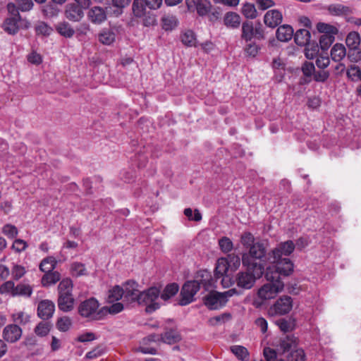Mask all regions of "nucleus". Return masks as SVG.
<instances>
[{
  "label": "nucleus",
  "instance_id": "obj_53",
  "mask_svg": "<svg viewBox=\"0 0 361 361\" xmlns=\"http://www.w3.org/2000/svg\"><path fill=\"white\" fill-rule=\"evenodd\" d=\"M71 326V320L68 317H63L58 319L56 326L61 331H67Z\"/></svg>",
  "mask_w": 361,
  "mask_h": 361
},
{
  "label": "nucleus",
  "instance_id": "obj_44",
  "mask_svg": "<svg viewBox=\"0 0 361 361\" xmlns=\"http://www.w3.org/2000/svg\"><path fill=\"white\" fill-rule=\"evenodd\" d=\"M15 283L13 281H6L0 286V293L10 295L13 297L16 292Z\"/></svg>",
  "mask_w": 361,
  "mask_h": 361
},
{
  "label": "nucleus",
  "instance_id": "obj_43",
  "mask_svg": "<svg viewBox=\"0 0 361 361\" xmlns=\"http://www.w3.org/2000/svg\"><path fill=\"white\" fill-rule=\"evenodd\" d=\"M26 272L27 271L25 267L17 264H13L10 273L11 274L13 280L18 281L23 276H24Z\"/></svg>",
  "mask_w": 361,
  "mask_h": 361
},
{
  "label": "nucleus",
  "instance_id": "obj_13",
  "mask_svg": "<svg viewBox=\"0 0 361 361\" xmlns=\"http://www.w3.org/2000/svg\"><path fill=\"white\" fill-rule=\"evenodd\" d=\"M159 341V336L157 334H150L142 338L140 343L138 351L144 354L154 355L157 353V342Z\"/></svg>",
  "mask_w": 361,
  "mask_h": 361
},
{
  "label": "nucleus",
  "instance_id": "obj_52",
  "mask_svg": "<svg viewBox=\"0 0 361 361\" xmlns=\"http://www.w3.org/2000/svg\"><path fill=\"white\" fill-rule=\"evenodd\" d=\"M334 41V35H322L319 39V44L323 50H326Z\"/></svg>",
  "mask_w": 361,
  "mask_h": 361
},
{
  "label": "nucleus",
  "instance_id": "obj_46",
  "mask_svg": "<svg viewBox=\"0 0 361 361\" xmlns=\"http://www.w3.org/2000/svg\"><path fill=\"white\" fill-rule=\"evenodd\" d=\"M13 321L20 325H25L30 322V317L24 312H18L13 314Z\"/></svg>",
  "mask_w": 361,
  "mask_h": 361
},
{
  "label": "nucleus",
  "instance_id": "obj_54",
  "mask_svg": "<svg viewBox=\"0 0 361 361\" xmlns=\"http://www.w3.org/2000/svg\"><path fill=\"white\" fill-rule=\"evenodd\" d=\"M219 245L224 252H229L233 247V242L227 237H223L219 239Z\"/></svg>",
  "mask_w": 361,
  "mask_h": 361
},
{
  "label": "nucleus",
  "instance_id": "obj_59",
  "mask_svg": "<svg viewBox=\"0 0 361 361\" xmlns=\"http://www.w3.org/2000/svg\"><path fill=\"white\" fill-rule=\"evenodd\" d=\"M240 241L243 246L249 248L255 243V237L250 232L243 233L241 235Z\"/></svg>",
  "mask_w": 361,
  "mask_h": 361
},
{
  "label": "nucleus",
  "instance_id": "obj_25",
  "mask_svg": "<svg viewBox=\"0 0 361 361\" xmlns=\"http://www.w3.org/2000/svg\"><path fill=\"white\" fill-rule=\"evenodd\" d=\"M55 29L60 35L66 38H71L75 35L74 29L66 21L58 23L55 26Z\"/></svg>",
  "mask_w": 361,
  "mask_h": 361
},
{
  "label": "nucleus",
  "instance_id": "obj_48",
  "mask_svg": "<svg viewBox=\"0 0 361 361\" xmlns=\"http://www.w3.org/2000/svg\"><path fill=\"white\" fill-rule=\"evenodd\" d=\"M317 29L319 32L323 33V35H334L337 32L334 26L324 23H317Z\"/></svg>",
  "mask_w": 361,
  "mask_h": 361
},
{
  "label": "nucleus",
  "instance_id": "obj_22",
  "mask_svg": "<svg viewBox=\"0 0 361 361\" xmlns=\"http://www.w3.org/2000/svg\"><path fill=\"white\" fill-rule=\"evenodd\" d=\"M345 43L349 49L353 50V54L356 52L357 59H361V53L357 50L360 44V36L357 32H350L345 39Z\"/></svg>",
  "mask_w": 361,
  "mask_h": 361
},
{
  "label": "nucleus",
  "instance_id": "obj_62",
  "mask_svg": "<svg viewBox=\"0 0 361 361\" xmlns=\"http://www.w3.org/2000/svg\"><path fill=\"white\" fill-rule=\"evenodd\" d=\"M305 55L306 58L309 59H313L317 56L319 51L318 46L309 45L305 48Z\"/></svg>",
  "mask_w": 361,
  "mask_h": 361
},
{
  "label": "nucleus",
  "instance_id": "obj_9",
  "mask_svg": "<svg viewBox=\"0 0 361 361\" xmlns=\"http://www.w3.org/2000/svg\"><path fill=\"white\" fill-rule=\"evenodd\" d=\"M200 290V283L197 281H188L184 283L180 291L179 305H187L194 300V296Z\"/></svg>",
  "mask_w": 361,
  "mask_h": 361
},
{
  "label": "nucleus",
  "instance_id": "obj_30",
  "mask_svg": "<svg viewBox=\"0 0 361 361\" xmlns=\"http://www.w3.org/2000/svg\"><path fill=\"white\" fill-rule=\"evenodd\" d=\"M146 2L145 0H133L132 11L135 17L142 18L146 14Z\"/></svg>",
  "mask_w": 361,
  "mask_h": 361
},
{
  "label": "nucleus",
  "instance_id": "obj_7",
  "mask_svg": "<svg viewBox=\"0 0 361 361\" xmlns=\"http://www.w3.org/2000/svg\"><path fill=\"white\" fill-rule=\"evenodd\" d=\"M234 292V289L224 293L211 292L204 298V303L209 310H218L226 305L228 297L232 296Z\"/></svg>",
  "mask_w": 361,
  "mask_h": 361
},
{
  "label": "nucleus",
  "instance_id": "obj_23",
  "mask_svg": "<svg viewBox=\"0 0 361 361\" xmlns=\"http://www.w3.org/2000/svg\"><path fill=\"white\" fill-rule=\"evenodd\" d=\"M97 39L102 44L109 46L115 42L116 34L111 29L104 28L99 32Z\"/></svg>",
  "mask_w": 361,
  "mask_h": 361
},
{
  "label": "nucleus",
  "instance_id": "obj_41",
  "mask_svg": "<svg viewBox=\"0 0 361 361\" xmlns=\"http://www.w3.org/2000/svg\"><path fill=\"white\" fill-rule=\"evenodd\" d=\"M32 293V288L30 285L19 283L16 286V292L13 294L15 296H25L30 297Z\"/></svg>",
  "mask_w": 361,
  "mask_h": 361
},
{
  "label": "nucleus",
  "instance_id": "obj_8",
  "mask_svg": "<svg viewBox=\"0 0 361 361\" xmlns=\"http://www.w3.org/2000/svg\"><path fill=\"white\" fill-rule=\"evenodd\" d=\"M269 283L262 286L258 290V297L262 300L274 298L284 286L281 280H267Z\"/></svg>",
  "mask_w": 361,
  "mask_h": 361
},
{
  "label": "nucleus",
  "instance_id": "obj_16",
  "mask_svg": "<svg viewBox=\"0 0 361 361\" xmlns=\"http://www.w3.org/2000/svg\"><path fill=\"white\" fill-rule=\"evenodd\" d=\"M55 311L54 303L49 300H43L38 303L37 315L43 320L52 317Z\"/></svg>",
  "mask_w": 361,
  "mask_h": 361
},
{
  "label": "nucleus",
  "instance_id": "obj_6",
  "mask_svg": "<svg viewBox=\"0 0 361 361\" xmlns=\"http://www.w3.org/2000/svg\"><path fill=\"white\" fill-rule=\"evenodd\" d=\"M99 302L93 298L82 302L78 307V312L82 317L90 320H99L102 317V309L99 310Z\"/></svg>",
  "mask_w": 361,
  "mask_h": 361
},
{
  "label": "nucleus",
  "instance_id": "obj_58",
  "mask_svg": "<svg viewBox=\"0 0 361 361\" xmlns=\"http://www.w3.org/2000/svg\"><path fill=\"white\" fill-rule=\"evenodd\" d=\"M361 71L360 68L353 65L350 66V67L347 71L348 77L353 81H358L360 79Z\"/></svg>",
  "mask_w": 361,
  "mask_h": 361
},
{
  "label": "nucleus",
  "instance_id": "obj_60",
  "mask_svg": "<svg viewBox=\"0 0 361 361\" xmlns=\"http://www.w3.org/2000/svg\"><path fill=\"white\" fill-rule=\"evenodd\" d=\"M184 214L189 220L200 221L202 219V214L198 209H195L194 216H192V210L190 208H186L184 209Z\"/></svg>",
  "mask_w": 361,
  "mask_h": 361
},
{
  "label": "nucleus",
  "instance_id": "obj_17",
  "mask_svg": "<svg viewBox=\"0 0 361 361\" xmlns=\"http://www.w3.org/2000/svg\"><path fill=\"white\" fill-rule=\"evenodd\" d=\"M22 336V329L17 324H8L4 327L3 338L9 343H15Z\"/></svg>",
  "mask_w": 361,
  "mask_h": 361
},
{
  "label": "nucleus",
  "instance_id": "obj_26",
  "mask_svg": "<svg viewBox=\"0 0 361 361\" xmlns=\"http://www.w3.org/2000/svg\"><path fill=\"white\" fill-rule=\"evenodd\" d=\"M276 37L281 42H288L293 36V29L290 25H283L278 27Z\"/></svg>",
  "mask_w": 361,
  "mask_h": 361
},
{
  "label": "nucleus",
  "instance_id": "obj_47",
  "mask_svg": "<svg viewBox=\"0 0 361 361\" xmlns=\"http://www.w3.org/2000/svg\"><path fill=\"white\" fill-rule=\"evenodd\" d=\"M2 233L8 238L13 239L18 234V230L14 225L7 224L2 227Z\"/></svg>",
  "mask_w": 361,
  "mask_h": 361
},
{
  "label": "nucleus",
  "instance_id": "obj_3",
  "mask_svg": "<svg viewBox=\"0 0 361 361\" xmlns=\"http://www.w3.org/2000/svg\"><path fill=\"white\" fill-rule=\"evenodd\" d=\"M267 267L264 272L267 280H281V276H288L293 271V264L284 257Z\"/></svg>",
  "mask_w": 361,
  "mask_h": 361
},
{
  "label": "nucleus",
  "instance_id": "obj_34",
  "mask_svg": "<svg viewBox=\"0 0 361 361\" xmlns=\"http://www.w3.org/2000/svg\"><path fill=\"white\" fill-rule=\"evenodd\" d=\"M61 279V275L58 271H49L42 278V284L43 286H49L58 282Z\"/></svg>",
  "mask_w": 361,
  "mask_h": 361
},
{
  "label": "nucleus",
  "instance_id": "obj_27",
  "mask_svg": "<svg viewBox=\"0 0 361 361\" xmlns=\"http://www.w3.org/2000/svg\"><path fill=\"white\" fill-rule=\"evenodd\" d=\"M181 339L179 332L176 329H171L166 331L159 336V341L168 344H173L178 342Z\"/></svg>",
  "mask_w": 361,
  "mask_h": 361
},
{
  "label": "nucleus",
  "instance_id": "obj_33",
  "mask_svg": "<svg viewBox=\"0 0 361 361\" xmlns=\"http://www.w3.org/2000/svg\"><path fill=\"white\" fill-rule=\"evenodd\" d=\"M224 24L227 27L237 28L240 24V17L238 14L233 12H228L224 16Z\"/></svg>",
  "mask_w": 361,
  "mask_h": 361
},
{
  "label": "nucleus",
  "instance_id": "obj_21",
  "mask_svg": "<svg viewBox=\"0 0 361 361\" xmlns=\"http://www.w3.org/2000/svg\"><path fill=\"white\" fill-rule=\"evenodd\" d=\"M195 281H197L200 283V288L202 286L205 290H208L214 286V279L210 272L207 270L200 271Z\"/></svg>",
  "mask_w": 361,
  "mask_h": 361
},
{
  "label": "nucleus",
  "instance_id": "obj_10",
  "mask_svg": "<svg viewBox=\"0 0 361 361\" xmlns=\"http://www.w3.org/2000/svg\"><path fill=\"white\" fill-rule=\"evenodd\" d=\"M294 250L295 244L292 240L281 243L269 252V259L271 260V263H274L281 259H283V256H289Z\"/></svg>",
  "mask_w": 361,
  "mask_h": 361
},
{
  "label": "nucleus",
  "instance_id": "obj_14",
  "mask_svg": "<svg viewBox=\"0 0 361 361\" xmlns=\"http://www.w3.org/2000/svg\"><path fill=\"white\" fill-rule=\"evenodd\" d=\"M292 300L289 296H283L276 300L270 310L274 314L283 315L288 313L292 309Z\"/></svg>",
  "mask_w": 361,
  "mask_h": 361
},
{
  "label": "nucleus",
  "instance_id": "obj_63",
  "mask_svg": "<svg viewBox=\"0 0 361 361\" xmlns=\"http://www.w3.org/2000/svg\"><path fill=\"white\" fill-rule=\"evenodd\" d=\"M263 355L267 361H274L276 359L277 353L275 350L266 347L264 348Z\"/></svg>",
  "mask_w": 361,
  "mask_h": 361
},
{
  "label": "nucleus",
  "instance_id": "obj_37",
  "mask_svg": "<svg viewBox=\"0 0 361 361\" xmlns=\"http://www.w3.org/2000/svg\"><path fill=\"white\" fill-rule=\"evenodd\" d=\"M179 290V286L177 283H173L167 285L162 293H160V298L164 301L168 300L173 296H174Z\"/></svg>",
  "mask_w": 361,
  "mask_h": 361
},
{
  "label": "nucleus",
  "instance_id": "obj_18",
  "mask_svg": "<svg viewBox=\"0 0 361 361\" xmlns=\"http://www.w3.org/2000/svg\"><path fill=\"white\" fill-rule=\"evenodd\" d=\"M228 269V262L226 260V258L221 257L217 260L214 271V276L216 279L222 277L221 283L224 286H226V280H229L228 276L226 275Z\"/></svg>",
  "mask_w": 361,
  "mask_h": 361
},
{
  "label": "nucleus",
  "instance_id": "obj_20",
  "mask_svg": "<svg viewBox=\"0 0 361 361\" xmlns=\"http://www.w3.org/2000/svg\"><path fill=\"white\" fill-rule=\"evenodd\" d=\"M297 346V338L293 335H286L279 341V350L283 353L292 351Z\"/></svg>",
  "mask_w": 361,
  "mask_h": 361
},
{
  "label": "nucleus",
  "instance_id": "obj_35",
  "mask_svg": "<svg viewBox=\"0 0 361 361\" xmlns=\"http://www.w3.org/2000/svg\"><path fill=\"white\" fill-rule=\"evenodd\" d=\"M231 351L242 361H248L250 359V353L247 349L243 345H233L231 347Z\"/></svg>",
  "mask_w": 361,
  "mask_h": 361
},
{
  "label": "nucleus",
  "instance_id": "obj_28",
  "mask_svg": "<svg viewBox=\"0 0 361 361\" xmlns=\"http://www.w3.org/2000/svg\"><path fill=\"white\" fill-rule=\"evenodd\" d=\"M89 16L91 21L94 23H101L106 18L104 9L100 6L93 7L89 13Z\"/></svg>",
  "mask_w": 361,
  "mask_h": 361
},
{
  "label": "nucleus",
  "instance_id": "obj_36",
  "mask_svg": "<svg viewBox=\"0 0 361 361\" xmlns=\"http://www.w3.org/2000/svg\"><path fill=\"white\" fill-rule=\"evenodd\" d=\"M162 28L166 31H171L178 25V20L173 16H164L161 20Z\"/></svg>",
  "mask_w": 361,
  "mask_h": 361
},
{
  "label": "nucleus",
  "instance_id": "obj_56",
  "mask_svg": "<svg viewBox=\"0 0 361 361\" xmlns=\"http://www.w3.org/2000/svg\"><path fill=\"white\" fill-rule=\"evenodd\" d=\"M28 245L24 240L16 239L11 245V249L17 253H20L25 251Z\"/></svg>",
  "mask_w": 361,
  "mask_h": 361
},
{
  "label": "nucleus",
  "instance_id": "obj_57",
  "mask_svg": "<svg viewBox=\"0 0 361 361\" xmlns=\"http://www.w3.org/2000/svg\"><path fill=\"white\" fill-rule=\"evenodd\" d=\"M113 304L109 307H104L102 308V312L105 311L106 312H109L112 314H118L121 312L124 307L123 304L121 302H112Z\"/></svg>",
  "mask_w": 361,
  "mask_h": 361
},
{
  "label": "nucleus",
  "instance_id": "obj_42",
  "mask_svg": "<svg viewBox=\"0 0 361 361\" xmlns=\"http://www.w3.org/2000/svg\"><path fill=\"white\" fill-rule=\"evenodd\" d=\"M242 13L248 19H254L257 16V12L253 4L245 3L242 7Z\"/></svg>",
  "mask_w": 361,
  "mask_h": 361
},
{
  "label": "nucleus",
  "instance_id": "obj_2",
  "mask_svg": "<svg viewBox=\"0 0 361 361\" xmlns=\"http://www.w3.org/2000/svg\"><path fill=\"white\" fill-rule=\"evenodd\" d=\"M58 307L60 310L68 312L74 307V298L72 294L73 282L70 279H64L60 281L59 286Z\"/></svg>",
  "mask_w": 361,
  "mask_h": 361
},
{
  "label": "nucleus",
  "instance_id": "obj_38",
  "mask_svg": "<svg viewBox=\"0 0 361 361\" xmlns=\"http://www.w3.org/2000/svg\"><path fill=\"white\" fill-rule=\"evenodd\" d=\"M180 40L182 43L186 47H195L196 37L193 31L188 30L180 35Z\"/></svg>",
  "mask_w": 361,
  "mask_h": 361
},
{
  "label": "nucleus",
  "instance_id": "obj_12",
  "mask_svg": "<svg viewBox=\"0 0 361 361\" xmlns=\"http://www.w3.org/2000/svg\"><path fill=\"white\" fill-rule=\"evenodd\" d=\"M190 12L197 11L200 16H204L209 12L212 4L209 0H185Z\"/></svg>",
  "mask_w": 361,
  "mask_h": 361
},
{
  "label": "nucleus",
  "instance_id": "obj_50",
  "mask_svg": "<svg viewBox=\"0 0 361 361\" xmlns=\"http://www.w3.org/2000/svg\"><path fill=\"white\" fill-rule=\"evenodd\" d=\"M305 355L302 349H294L288 356V361H305Z\"/></svg>",
  "mask_w": 361,
  "mask_h": 361
},
{
  "label": "nucleus",
  "instance_id": "obj_39",
  "mask_svg": "<svg viewBox=\"0 0 361 361\" xmlns=\"http://www.w3.org/2000/svg\"><path fill=\"white\" fill-rule=\"evenodd\" d=\"M56 264V260L54 257H47L42 260L39 264V269L42 272L47 273L52 271Z\"/></svg>",
  "mask_w": 361,
  "mask_h": 361
},
{
  "label": "nucleus",
  "instance_id": "obj_49",
  "mask_svg": "<svg viewBox=\"0 0 361 361\" xmlns=\"http://www.w3.org/2000/svg\"><path fill=\"white\" fill-rule=\"evenodd\" d=\"M53 29L44 22H39L35 26V32L37 35L43 36H49L51 34Z\"/></svg>",
  "mask_w": 361,
  "mask_h": 361
},
{
  "label": "nucleus",
  "instance_id": "obj_24",
  "mask_svg": "<svg viewBox=\"0 0 361 361\" xmlns=\"http://www.w3.org/2000/svg\"><path fill=\"white\" fill-rule=\"evenodd\" d=\"M21 18H7L2 25L4 30L9 35H16L19 30L18 23Z\"/></svg>",
  "mask_w": 361,
  "mask_h": 361
},
{
  "label": "nucleus",
  "instance_id": "obj_29",
  "mask_svg": "<svg viewBox=\"0 0 361 361\" xmlns=\"http://www.w3.org/2000/svg\"><path fill=\"white\" fill-rule=\"evenodd\" d=\"M311 35L307 29H299L294 35V40L299 46H305L308 44L310 40Z\"/></svg>",
  "mask_w": 361,
  "mask_h": 361
},
{
  "label": "nucleus",
  "instance_id": "obj_11",
  "mask_svg": "<svg viewBox=\"0 0 361 361\" xmlns=\"http://www.w3.org/2000/svg\"><path fill=\"white\" fill-rule=\"evenodd\" d=\"M138 284L134 281H128L123 285V302L127 304L138 302L141 291L138 289Z\"/></svg>",
  "mask_w": 361,
  "mask_h": 361
},
{
  "label": "nucleus",
  "instance_id": "obj_19",
  "mask_svg": "<svg viewBox=\"0 0 361 361\" xmlns=\"http://www.w3.org/2000/svg\"><path fill=\"white\" fill-rule=\"evenodd\" d=\"M281 13L276 9L268 11L264 16V22L265 25L269 27H276L282 21Z\"/></svg>",
  "mask_w": 361,
  "mask_h": 361
},
{
  "label": "nucleus",
  "instance_id": "obj_64",
  "mask_svg": "<svg viewBox=\"0 0 361 361\" xmlns=\"http://www.w3.org/2000/svg\"><path fill=\"white\" fill-rule=\"evenodd\" d=\"M259 48L255 43H250L245 47V52L250 56L255 57L258 54Z\"/></svg>",
  "mask_w": 361,
  "mask_h": 361
},
{
  "label": "nucleus",
  "instance_id": "obj_31",
  "mask_svg": "<svg viewBox=\"0 0 361 361\" xmlns=\"http://www.w3.org/2000/svg\"><path fill=\"white\" fill-rule=\"evenodd\" d=\"M346 55V49L344 45L336 44L331 50V56L332 60L340 62Z\"/></svg>",
  "mask_w": 361,
  "mask_h": 361
},
{
  "label": "nucleus",
  "instance_id": "obj_32",
  "mask_svg": "<svg viewBox=\"0 0 361 361\" xmlns=\"http://www.w3.org/2000/svg\"><path fill=\"white\" fill-rule=\"evenodd\" d=\"M254 37V25L251 21H245L242 25L241 39L245 42H250Z\"/></svg>",
  "mask_w": 361,
  "mask_h": 361
},
{
  "label": "nucleus",
  "instance_id": "obj_45",
  "mask_svg": "<svg viewBox=\"0 0 361 361\" xmlns=\"http://www.w3.org/2000/svg\"><path fill=\"white\" fill-rule=\"evenodd\" d=\"M71 271L72 275L76 277L87 274L85 264L80 262H73L71 264Z\"/></svg>",
  "mask_w": 361,
  "mask_h": 361
},
{
  "label": "nucleus",
  "instance_id": "obj_5",
  "mask_svg": "<svg viewBox=\"0 0 361 361\" xmlns=\"http://www.w3.org/2000/svg\"><path fill=\"white\" fill-rule=\"evenodd\" d=\"M160 296V290L157 287H151L147 290L141 292L138 304L146 306V312L152 313L160 307L158 302Z\"/></svg>",
  "mask_w": 361,
  "mask_h": 361
},
{
  "label": "nucleus",
  "instance_id": "obj_40",
  "mask_svg": "<svg viewBox=\"0 0 361 361\" xmlns=\"http://www.w3.org/2000/svg\"><path fill=\"white\" fill-rule=\"evenodd\" d=\"M120 299L123 300V288L119 286H116L109 291L108 301L109 302H114Z\"/></svg>",
  "mask_w": 361,
  "mask_h": 361
},
{
  "label": "nucleus",
  "instance_id": "obj_61",
  "mask_svg": "<svg viewBox=\"0 0 361 361\" xmlns=\"http://www.w3.org/2000/svg\"><path fill=\"white\" fill-rule=\"evenodd\" d=\"M17 4L20 11L23 12L29 11L34 5L32 0H18Z\"/></svg>",
  "mask_w": 361,
  "mask_h": 361
},
{
  "label": "nucleus",
  "instance_id": "obj_1",
  "mask_svg": "<svg viewBox=\"0 0 361 361\" xmlns=\"http://www.w3.org/2000/svg\"><path fill=\"white\" fill-rule=\"evenodd\" d=\"M242 263L243 266H258L264 273L266 264L271 263V260L269 259V252H267L264 244L257 242L250 246L247 252L243 254Z\"/></svg>",
  "mask_w": 361,
  "mask_h": 361
},
{
  "label": "nucleus",
  "instance_id": "obj_51",
  "mask_svg": "<svg viewBox=\"0 0 361 361\" xmlns=\"http://www.w3.org/2000/svg\"><path fill=\"white\" fill-rule=\"evenodd\" d=\"M228 262V267L233 271L236 270L240 265V259L238 255L235 254H231L225 257Z\"/></svg>",
  "mask_w": 361,
  "mask_h": 361
},
{
  "label": "nucleus",
  "instance_id": "obj_4",
  "mask_svg": "<svg viewBox=\"0 0 361 361\" xmlns=\"http://www.w3.org/2000/svg\"><path fill=\"white\" fill-rule=\"evenodd\" d=\"M247 270L240 271L237 274L236 283L238 287L244 289H250L257 279H259L264 274L258 266H244Z\"/></svg>",
  "mask_w": 361,
  "mask_h": 361
},
{
  "label": "nucleus",
  "instance_id": "obj_15",
  "mask_svg": "<svg viewBox=\"0 0 361 361\" xmlns=\"http://www.w3.org/2000/svg\"><path fill=\"white\" fill-rule=\"evenodd\" d=\"M64 15L71 22H79L84 17V10L75 3H70L66 6Z\"/></svg>",
  "mask_w": 361,
  "mask_h": 361
},
{
  "label": "nucleus",
  "instance_id": "obj_55",
  "mask_svg": "<svg viewBox=\"0 0 361 361\" xmlns=\"http://www.w3.org/2000/svg\"><path fill=\"white\" fill-rule=\"evenodd\" d=\"M50 331V325L47 322H39L35 329V333L39 336H45Z\"/></svg>",
  "mask_w": 361,
  "mask_h": 361
}]
</instances>
